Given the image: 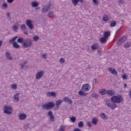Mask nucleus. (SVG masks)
<instances>
[{"label": "nucleus", "instance_id": "nucleus-9", "mask_svg": "<svg viewBox=\"0 0 131 131\" xmlns=\"http://www.w3.org/2000/svg\"><path fill=\"white\" fill-rule=\"evenodd\" d=\"M126 40H127V38H126V36L122 37V38H121L117 43V46H120V45H122V43H124Z\"/></svg>", "mask_w": 131, "mask_h": 131}, {"label": "nucleus", "instance_id": "nucleus-50", "mask_svg": "<svg viewBox=\"0 0 131 131\" xmlns=\"http://www.w3.org/2000/svg\"><path fill=\"white\" fill-rule=\"evenodd\" d=\"M14 1L15 0H7V3H8L9 4H12L14 2Z\"/></svg>", "mask_w": 131, "mask_h": 131}, {"label": "nucleus", "instance_id": "nucleus-57", "mask_svg": "<svg viewBox=\"0 0 131 131\" xmlns=\"http://www.w3.org/2000/svg\"><path fill=\"white\" fill-rule=\"evenodd\" d=\"M98 54H99V56H101V51H98Z\"/></svg>", "mask_w": 131, "mask_h": 131}, {"label": "nucleus", "instance_id": "nucleus-44", "mask_svg": "<svg viewBox=\"0 0 131 131\" xmlns=\"http://www.w3.org/2000/svg\"><path fill=\"white\" fill-rule=\"evenodd\" d=\"M26 64H27V61H25L23 63H22L20 66H21V69H23V68H24L25 65H26Z\"/></svg>", "mask_w": 131, "mask_h": 131}, {"label": "nucleus", "instance_id": "nucleus-17", "mask_svg": "<svg viewBox=\"0 0 131 131\" xmlns=\"http://www.w3.org/2000/svg\"><path fill=\"white\" fill-rule=\"evenodd\" d=\"M49 10H51V8H50V6H48V5H45L43 6V7L42 8V11L43 13H47V12H48Z\"/></svg>", "mask_w": 131, "mask_h": 131}, {"label": "nucleus", "instance_id": "nucleus-41", "mask_svg": "<svg viewBox=\"0 0 131 131\" xmlns=\"http://www.w3.org/2000/svg\"><path fill=\"white\" fill-rule=\"evenodd\" d=\"M66 62V61L63 58H61L59 60V62L60 63V64H64V63H65Z\"/></svg>", "mask_w": 131, "mask_h": 131}, {"label": "nucleus", "instance_id": "nucleus-21", "mask_svg": "<svg viewBox=\"0 0 131 131\" xmlns=\"http://www.w3.org/2000/svg\"><path fill=\"white\" fill-rule=\"evenodd\" d=\"M78 94L79 96H81L82 97H86L88 96V93L84 92L83 90H80L78 92Z\"/></svg>", "mask_w": 131, "mask_h": 131}, {"label": "nucleus", "instance_id": "nucleus-62", "mask_svg": "<svg viewBox=\"0 0 131 131\" xmlns=\"http://www.w3.org/2000/svg\"><path fill=\"white\" fill-rule=\"evenodd\" d=\"M38 9H39V8H36V10H37Z\"/></svg>", "mask_w": 131, "mask_h": 131}, {"label": "nucleus", "instance_id": "nucleus-31", "mask_svg": "<svg viewBox=\"0 0 131 131\" xmlns=\"http://www.w3.org/2000/svg\"><path fill=\"white\" fill-rule=\"evenodd\" d=\"M48 16L49 18H54V17H55V13H54V12H50L48 14Z\"/></svg>", "mask_w": 131, "mask_h": 131}, {"label": "nucleus", "instance_id": "nucleus-52", "mask_svg": "<svg viewBox=\"0 0 131 131\" xmlns=\"http://www.w3.org/2000/svg\"><path fill=\"white\" fill-rule=\"evenodd\" d=\"M48 6H49V8H51V6H53V3L51 2H49V5Z\"/></svg>", "mask_w": 131, "mask_h": 131}, {"label": "nucleus", "instance_id": "nucleus-54", "mask_svg": "<svg viewBox=\"0 0 131 131\" xmlns=\"http://www.w3.org/2000/svg\"><path fill=\"white\" fill-rule=\"evenodd\" d=\"M28 127H29L28 124H26L24 126L25 129H27V128H28Z\"/></svg>", "mask_w": 131, "mask_h": 131}, {"label": "nucleus", "instance_id": "nucleus-16", "mask_svg": "<svg viewBox=\"0 0 131 131\" xmlns=\"http://www.w3.org/2000/svg\"><path fill=\"white\" fill-rule=\"evenodd\" d=\"M63 101H64L66 103L69 104V105H72V100L69 99V98L68 97H64L63 99Z\"/></svg>", "mask_w": 131, "mask_h": 131}, {"label": "nucleus", "instance_id": "nucleus-46", "mask_svg": "<svg viewBox=\"0 0 131 131\" xmlns=\"http://www.w3.org/2000/svg\"><path fill=\"white\" fill-rule=\"evenodd\" d=\"M12 89H13V90L17 89V84H14L11 85Z\"/></svg>", "mask_w": 131, "mask_h": 131}, {"label": "nucleus", "instance_id": "nucleus-4", "mask_svg": "<svg viewBox=\"0 0 131 131\" xmlns=\"http://www.w3.org/2000/svg\"><path fill=\"white\" fill-rule=\"evenodd\" d=\"M13 108L11 106L5 105L4 106V113L5 114H12Z\"/></svg>", "mask_w": 131, "mask_h": 131}, {"label": "nucleus", "instance_id": "nucleus-47", "mask_svg": "<svg viewBox=\"0 0 131 131\" xmlns=\"http://www.w3.org/2000/svg\"><path fill=\"white\" fill-rule=\"evenodd\" d=\"M122 78H123V79H124V80H125L127 79V75H123L122 76Z\"/></svg>", "mask_w": 131, "mask_h": 131}, {"label": "nucleus", "instance_id": "nucleus-55", "mask_svg": "<svg viewBox=\"0 0 131 131\" xmlns=\"http://www.w3.org/2000/svg\"><path fill=\"white\" fill-rule=\"evenodd\" d=\"M24 34H25L26 35H28V32L27 31L24 32Z\"/></svg>", "mask_w": 131, "mask_h": 131}, {"label": "nucleus", "instance_id": "nucleus-26", "mask_svg": "<svg viewBox=\"0 0 131 131\" xmlns=\"http://www.w3.org/2000/svg\"><path fill=\"white\" fill-rule=\"evenodd\" d=\"M92 123L93 125H97L98 124V119L97 118H93L92 120Z\"/></svg>", "mask_w": 131, "mask_h": 131}, {"label": "nucleus", "instance_id": "nucleus-34", "mask_svg": "<svg viewBox=\"0 0 131 131\" xmlns=\"http://www.w3.org/2000/svg\"><path fill=\"white\" fill-rule=\"evenodd\" d=\"M78 127L80 128H82V127H83L84 126V124L83 123V122L81 121L79 122L78 124Z\"/></svg>", "mask_w": 131, "mask_h": 131}, {"label": "nucleus", "instance_id": "nucleus-14", "mask_svg": "<svg viewBox=\"0 0 131 131\" xmlns=\"http://www.w3.org/2000/svg\"><path fill=\"white\" fill-rule=\"evenodd\" d=\"M108 71L110 73H111V74H113L114 75H117V71H116V70H115V68H109Z\"/></svg>", "mask_w": 131, "mask_h": 131}, {"label": "nucleus", "instance_id": "nucleus-28", "mask_svg": "<svg viewBox=\"0 0 131 131\" xmlns=\"http://www.w3.org/2000/svg\"><path fill=\"white\" fill-rule=\"evenodd\" d=\"M38 6H39V4L35 1L31 3V6L33 7V8H36V7H38Z\"/></svg>", "mask_w": 131, "mask_h": 131}, {"label": "nucleus", "instance_id": "nucleus-11", "mask_svg": "<svg viewBox=\"0 0 131 131\" xmlns=\"http://www.w3.org/2000/svg\"><path fill=\"white\" fill-rule=\"evenodd\" d=\"M90 89H91V87H90V85L89 84H85L83 85L81 88L82 91H83L84 92L89 91Z\"/></svg>", "mask_w": 131, "mask_h": 131}, {"label": "nucleus", "instance_id": "nucleus-43", "mask_svg": "<svg viewBox=\"0 0 131 131\" xmlns=\"http://www.w3.org/2000/svg\"><path fill=\"white\" fill-rule=\"evenodd\" d=\"M21 28L23 31H25V29H26V26L25 25V24H22L21 25Z\"/></svg>", "mask_w": 131, "mask_h": 131}, {"label": "nucleus", "instance_id": "nucleus-59", "mask_svg": "<svg viewBox=\"0 0 131 131\" xmlns=\"http://www.w3.org/2000/svg\"><path fill=\"white\" fill-rule=\"evenodd\" d=\"M124 88H127V84H124Z\"/></svg>", "mask_w": 131, "mask_h": 131}, {"label": "nucleus", "instance_id": "nucleus-48", "mask_svg": "<svg viewBox=\"0 0 131 131\" xmlns=\"http://www.w3.org/2000/svg\"><path fill=\"white\" fill-rule=\"evenodd\" d=\"M87 125L89 127H92V123H91V122H88Z\"/></svg>", "mask_w": 131, "mask_h": 131}, {"label": "nucleus", "instance_id": "nucleus-25", "mask_svg": "<svg viewBox=\"0 0 131 131\" xmlns=\"http://www.w3.org/2000/svg\"><path fill=\"white\" fill-rule=\"evenodd\" d=\"M26 117H27V116L25 114H20L19 115L20 120H24V119H26Z\"/></svg>", "mask_w": 131, "mask_h": 131}, {"label": "nucleus", "instance_id": "nucleus-40", "mask_svg": "<svg viewBox=\"0 0 131 131\" xmlns=\"http://www.w3.org/2000/svg\"><path fill=\"white\" fill-rule=\"evenodd\" d=\"M131 43L130 42H127L124 44V48H129L130 47Z\"/></svg>", "mask_w": 131, "mask_h": 131}, {"label": "nucleus", "instance_id": "nucleus-35", "mask_svg": "<svg viewBox=\"0 0 131 131\" xmlns=\"http://www.w3.org/2000/svg\"><path fill=\"white\" fill-rule=\"evenodd\" d=\"M100 94L101 95H105V94H107V91L106 90L104 89H102L100 92H99Z\"/></svg>", "mask_w": 131, "mask_h": 131}, {"label": "nucleus", "instance_id": "nucleus-42", "mask_svg": "<svg viewBox=\"0 0 131 131\" xmlns=\"http://www.w3.org/2000/svg\"><path fill=\"white\" fill-rule=\"evenodd\" d=\"M93 3L94 4V5H96L98 6L99 4H100V2L98 0H92Z\"/></svg>", "mask_w": 131, "mask_h": 131}, {"label": "nucleus", "instance_id": "nucleus-38", "mask_svg": "<svg viewBox=\"0 0 131 131\" xmlns=\"http://www.w3.org/2000/svg\"><path fill=\"white\" fill-rule=\"evenodd\" d=\"M70 120L71 122H73V123H74V122L76 121V118L75 117H72L70 118Z\"/></svg>", "mask_w": 131, "mask_h": 131}, {"label": "nucleus", "instance_id": "nucleus-24", "mask_svg": "<svg viewBox=\"0 0 131 131\" xmlns=\"http://www.w3.org/2000/svg\"><path fill=\"white\" fill-rule=\"evenodd\" d=\"M107 40H108V39H107V38H105V37H102L100 39V41L101 43H102V44L106 43Z\"/></svg>", "mask_w": 131, "mask_h": 131}, {"label": "nucleus", "instance_id": "nucleus-51", "mask_svg": "<svg viewBox=\"0 0 131 131\" xmlns=\"http://www.w3.org/2000/svg\"><path fill=\"white\" fill-rule=\"evenodd\" d=\"M119 4H124V1L123 0H119Z\"/></svg>", "mask_w": 131, "mask_h": 131}, {"label": "nucleus", "instance_id": "nucleus-15", "mask_svg": "<svg viewBox=\"0 0 131 131\" xmlns=\"http://www.w3.org/2000/svg\"><path fill=\"white\" fill-rule=\"evenodd\" d=\"M91 49L92 51L95 50H99L100 49V45L98 43H94L91 46Z\"/></svg>", "mask_w": 131, "mask_h": 131}, {"label": "nucleus", "instance_id": "nucleus-56", "mask_svg": "<svg viewBox=\"0 0 131 131\" xmlns=\"http://www.w3.org/2000/svg\"><path fill=\"white\" fill-rule=\"evenodd\" d=\"M77 1H78V3H79V2L80 3H82L84 1V0H77Z\"/></svg>", "mask_w": 131, "mask_h": 131}, {"label": "nucleus", "instance_id": "nucleus-36", "mask_svg": "<svg viewBox=\"0 0 131 131\" xmlns=\"http://www.w3.org/2000/svg\"><path fill=\"white\" fill-rule=\"evenodd\" d=\"M13 46L15 49L20 48V45L18 44V43H17L16 42H15V43H13Z\"/></svg>", "mask_w": 131, "mask_h": 131}, {"label": "nucleus", "instance_id": "nucleus-33", "mask_svg": "<svg viewBox=\"0 0 131 131\" xmlns=\"http://www.w3.org/2000/svg\"><path fill=\"white\" fill-rule=\"evenodd\" d=\"M17 42H18V43H22V45H23V43L24 42V39L22 37L18 38L17 39Z\"/></svg>", "mask_w": 131, "mask_h": 131}, {"label": "nucleus", "instance_id": "nucleus-1", "mask_svg": "<svg viewBox=\"0 0 131 131\" xmlns=\"http://www.w3.org/2000/svg\"><path fill=\"white\" fill-rule=\"evenodd\" d=\"M122 102H123V97L122 96L114 95L111 98V100L108 99L105 100V105L110 109L114 110L117 108L116 104H120Z\"/></svg>", "mask_w": 131, "mask_h": 131}, {"label": "nucleus", "instance_id": "nucleus-45", "mask_svg": "<svg viewBox=\"0 0 131 131\" xmlns=\"http://www.w3.org/2000/svg\"><path fill=\"white\" fill-rule=\"evenodd\" d=\"M66 127L64 126H61L59 131H65Z\"/></svg>", "mask_w": 131, "mask_h": 131}, {"label": "nucleus", "instance_id": "nucleus-60", "mask_svg": "<svg viewBox=\"0 0 131 131\" xmlns=\"http://www.w3.org/2000/svg\"><path fill=\"white\" fill-rule=\"evenodd\" d=\"M91 68V66H88L87 67V69H90Z\"/></svg>", "mask_w": 131, "mask_h": 131}, {"label": "nucleus", "instance_id": "nucleus-12", "mask_svg": "<svg viewBox=\"0 0 131 131\" xmlns=\"http://www.w3.org/2000/svg\"><path fill=\"white\" fill-rule=\"evenodd\" d=\"M5 56L7 60H9V61L13 60V57H12V54H11L9 52H6L5 53Z\"/></svg>", "mask_w": 131, "mask_h": 131}, {"label": "nucleus", "instance_id": "nucleus-58", "mask_svg": "<svg viewBox=\"0 0 131 131\" xmlns=\"http://www.w3.org/2000/svg\"><path fill=\"white\" fill-rule=\"evenodd\" d=\"M74 131H81L80 129H76Z\"/></svg>", "mask_w": 131, "mask_h": 131}, {"label": "nucleus", "instance_id": "nucleus-29", "mask_svg": "<svg viewBox=\"0 0 131 131\" xmlns=\"http://www.w3.org/2000/svg\"><path fill=\"white\" fill-rule=\"evenodd\" d=\"M91 97L94 99H98L99 98V95L98 94V93H93L91 94Z\"/></svg>", "mask_w": 131, "mask_h": 131}, {"label": "nucleus", "instance_id": "nucleus-39", "mask_svg": "<svg viewBox=\"0 0 131 131\" xmlns=\"http://www.w3.org/2000/svg\"><path fill=\"white\" fill-rule=\"evenodd\" d=\"M72 3L74 6H76L78 4V1L77 0H72Z\"/></svg>", "mask_w": 131, "mask_h": 131}, {"label": "nucleus", "instance_id": "nucleus-32", "mask_svg": "<svg viewBox=\"0 0 131 131\" xmlns=\"http://www.w3.org/2000/svg\"><path fill=\"white\" fill-rule=\"evenodd\" d=\"M33 40L35 42H36V41H38V40H39V37L36 35L34 36L33 37Z\"/></svg>", "mask_w": 131, "mask_h": 131}, {"label": "nucleus", "instance_id": "nucleus-10", "mask_svg": "<svg viewBox=\"0 0 131 131\" xmlns=\"http://www.w3.org/2000/svg\"><path fill=\"white\" fill-rule=\"evenodd\" d=\"M62 103H63V101L61 100H58L55 103L56 107L54 108L55 110H59V108H60V106L62 105Z\"/></svg>", "mask_w": 131, "mask_h": 131}, {"label": "nucleus", "instance_id": "nucleus-13", "mask_svg": "<svg viewBox=\"0 0 131 131\" xmlns=\"http://www.w3.org/2000/svg\"><path fill=\"white\" fill-rule=\"evenodd\" d=\"M19 26V25L18 23H16L14 24V25L12 26V29L14 32H18Z\"/></svg>", "mask_w": 131, "mask_h": 131}, {"label": "nucleus", "instance_id": "nucleus-6", "mask_svg": "<svg viewBox=\"0 0 131 131\" xmlns=\"http://www.w3.org/2000/svg\"><path fill=\"white\" fill-rule=\"evenodd\" d=\"M43 75H45V71H39L36 75V79L39 80V79H40L42 77H43Z\"/></svg>", "mask_w": 131, "mask_h": 131}, {"label": "nucleus", "instance_id": "nucleus-5", "mask_svg": "<svg viewBox=\"0 0 131 131\" xmlns=\"http://www.w3.org/2000/svg\"><path fill=\"white\" fill-rule=\"evenodd\" d=\"M47 115L50 117V120L51 122H54V121H55V116H54V114H53V111H48Z\"/></svg>", "mask_w": 131, "mask_h": 131}, {"label": "nucleus", "instance_id": "nucleus-37", "mask_svg": "<svg viewBox=\"0 0 131 131\" xmlns=\"http://www.w3.org/2000/svg\"><path fill=\"white\" fill-rule=\"evenodd\" d=\"M1 8L2 9H4L5 10H6V9H8V4L3 3Z\"/></svg>", "mask_w": 131, "mask_h": 131}, {"label": "nucleus", "instance_id": "nucleus-8", "mask_svg": "<svg viewBox=\"0 0 131 131\" xmlns=\"http://www.w3.org/2000/svg\"><path fill=\"white\" fill-rule=\"evenodd\" d=\"M26 24L29 27V29H33V25L32 24V21H31V20H27L26 21Z\"/></svg>", "mask_w": 131, "mask_h": 131}, {"label": "nucleus", "instance_id": "nucleus-53", "mask_svg": "<svg viewBox=\"0 0 131 131\" xmlns=\"http://www.w3.org/2000/svg\"><path fill=\"white\" fill-rule=\"evenodd\" d=\"M6 15L8 16V18H11V13H7Z\"/></svg>", "mask_w": 131, "mask_h": 131}, {"label": "nucleus", "instance_id": "nucleus-7", "mask_svg": "<svg viewBox=\"0 0 131 131\" xmlns=\"http://www.w3.org/2000/svg\"><path fill=\"white\" fill-rule=\"evenodd\" d=\"M47 97H53V98H56L57 97V93L55 92H48L46 94Z\"/></svg>", "mask_w": 131, "mask_h": 131}, {"label": "nucleus", "instance_id": "nucleus-61", "mask_svg": "<svg viewBox=\"0 0 131 131\" xmlns=\"http://www.w3.org/2000/svg\"><path fill=\"white\" fill-rule=\"evenodd\" d=\"M3 43V42L2 41H0V47L2 46V44Z\"/></svg>", "mask_w": 131, "mask_h": 131}, {"label": "nucleus", "instance_id": "nucleus-22", "mask_svg": "<svg viewBox=\"0 0 131 131\" xmlns=\"http://www.w3.org/2000/svg\"><path fill=\"white\" fill-rule=\"evenodd\" d=\"M102 20L104 22H105L106 23H107V22H108V21H110V18H109V16H108L107 15H104L102 18Z\"/></svg>", "mask_w": 131, "mask_h": 131}, {"label": "nucleus", "instance_id": "nucleus-18", "mask_svg": "<svg viewBox=\"0 0 131 131\" xmlns=\"http://www.w3.org/2000/svg\"><path fill=\"white\" fill-rule=\"evenodd\" d=\"M99 116L101 117V118H102V119L105 120H107V119L108 118L105 113H101L99 115Z\"/></svg>", "mask_w": 131, "mask_h": 131}, {"label": "nucleus", "instance_id": "nucleus-19", "mask_svg": "<svg viewBox=\"0 0 131 131\" xmlns=\"http://www.w3.org/2000/svg\"><path fill=\"white\" fill-rule=\"evenodd\" d=\"M21 95L20 93H17L14 96V99L15 101H17V102H19L20 101V98H19V96Z\"/></svg>", "mask_w": 131, "mask_h": 131}, {"label": "nucleus", "instance_id": "nucleus-3", "mask_svg": "<svg viewBox=\"0 0 131 131\" xmlns=\"http://www.w3.org/2000/svg\"><path fill=\"white\" fill-rule=\"evenodd\" d=\"M55 107V103L53 101L48 102L42 105V109H46V110H49V109H53Z\"/></svg>", "mask_w": 131, "mask_h": 131}, {"label": "nucleus", "instance_id": "nucleus-23", "mask_svg": "<svg viewBox=\"0 0 131 131\" xmlns=\"http://www.w3.org/2000/svg\"><path fill=\"white\" fill-rule=\"evenodd\" d=\"M17 38H19L18 36L13 37L12 39L9 40L10 43H12V45H14V43H16V40L17 39Z\"/></svg>", "mask_w": 131, "mask_h": 131}, {"label": "nucleus", "instance_id": "nucleus-30", "mask_svg": "<svg viewBox=\"0 0 131 131\" xmlns=\"http://www.w3.org/2000/svg\"><path fill=\"white\" fill-rule=\"evenodd\" d=\"M117 23L115 21H111L110 24V27H114L116 26Z\"/></svg>", "mask_w": 131, "mask_h": 131}, {"label": "nucleus", "instance_id": "nucleus-20", "mask_svg": "<svg viewBox=\"0 0 131 131\" xmlns=\"http://www.w3.org/2000/svg\"><path fill=\"white\" fill-rule=\"evenodd\" d=\"M106 94L108 95V96H112L115 95V92L113 90H110L106 91Z\"/></svg>", "mask_w": 131, "mask_h": 131}, {"label": "nucleus", "instance_id": "nucleus-27", "mask_svg": "<svg viewBox=\"0 0 131 131\" xmlns=\"http://www.w3.org/2000/svg\"><path fill=\"white\" fill-rule=\"evenodd\" d=\"M103 36L105 38H107V39L109 38V37L110 36V32L109 31L104 32L103 34Z\"/></svg>", "mask_w": 131, "mask_h": 131}, {"label": "nucleus", "instance_id": "nucleus-49", "mask_svg": "<svg viewBox=\"0 0 131 131\" xmlns=\"http://www.w3.org/2000/svg\"><path fill=\"white\" fill-rule=\"evenodd\" d=\"M47 56H48V55H47V54L45 53L44 54H43L42 55V58H43V59H45V60L47 59Z\"/></svg>", "mask_w": 131, "mask_h": 131}, {"label": "nucleus", "instance_id": "nucleus-2", "mask_svg": "<svg viewBox=\"0 0 131 131\" xmlns=\"http://www.w3.org/2000/svg\"><path fill=\"white\" fill-rule=\"evenodd\" d=\"M32 46V40L30 38H27L24 40L23 43V48H30Z\"/></svg>", "mask_w": 131, "mask_h": 131}]
</instances>
